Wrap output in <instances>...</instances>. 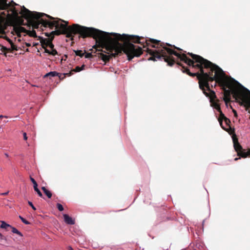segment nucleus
<instances>
[{"instance_id": "nucleus-1", "label": "nucleus", "mask_w": 250, "mask_h": 250, "mask_svg": "<svg viewBox=\"0 0 250 250\" xmlns=\"http://www.w3.org/2000/svg\"><path fill=\"white\" fill-rule=\"evenodd\" d=\"M149 41L154 44L152 46L153 48L157 49L152 50L147 48V52L151 55V57L148 59L149 61L164 60L167 62L168 66H172L176 62V61L172 56L174 55L188 66H192L193 68L197 69L198 72L191 73L188 68L183 66L181 63L177 62L178 65L182 66L181 70L183 73L192 77L195 76L197 77L200 89L207 97L210 98L211 100L216 98V97L214 91L211 90L209 82L215 81L214 86H216L217 83L225 84L228 87L232 86L233 83L232 80L229 79L228 77L226 75L221 68L208 60L199 55L188 52V55L192 58V60H191L185 54L179 53L168 47L170 46L178 50L183 51L182 49L174 45L172 46L169 43H165L155 39H150Z\"/></svg>"}, {"instance_id": "nucleus-2", "label": "nucleus", "mask_w": 250, "mask_h": 250, "mask_svg": "<svg viewBox=\"0 0 250 250\" xmlns=\"http://www.w3.org/2000/svg\"><path fill=\"white\" fill-rule=\"evenodd\" d=\"M104 32L107 33V35L113 39V42L115 43V45L108 48L107 47L106 42L101 41L98 38L94 39L96 40V42L99 43L100 47L105 48L107 51V52L104 51V53H107L108 55L103 53L100 54V57L105 62H108L112 57L115 58L122 55L123 52L126 55L128 61L131 60L134 57H138L141 56L143 53L142 48L130 43V42L135 43L141 44L143 45L144 47L148 46L153 47L152 46L154 44L149 41L151 39H146L145 42H144V41H141L142 40H144V38L142 37Z\"/></svg>"}, {"instance_id": "nucleus-3", "label": "nucleus", "mask_w": 250, "mask_h": 250, "mask_svg": "<svg viewBox=\"0 0 250 250\" xmlns=\"http://www.w3.org/2000/svg\"><path fill=\"white\" fill-rule=\"evenodd\" d=\"M51 21H43L42 23L45 24V27H49L53 29H58L63 32V34L66 35L67 38L73 40L74 35L79 34L83 38L92 37L93 39L98 38L101 41L106 42L107 48L112 47L115 45L113 39L110 38L107 33L99 29L92 27H87L80 25L78 24H73L71 26H68V22L60 19H52Z\"/></svg>"}, {"instance_id": "nucleus-4", "label": "nucleus", "mask_w": 250, "mask_h": 250, "mask_svg": "<svg viewBox=\"0 0 250 250\" xmlns=\"http://www.w3.org/2000/svg\"><path fill=\"white\" fill-rule=\"evenodd\" d=\"M10 5L7 4V0H0V33L4 32L1 25H3L6 20L11 22L17 21L18 25H25L23 20L19 16L20 12L15 7L9 9Z\"/></svg>"}, {"instance_id": "nucleus-5", "label": "nucleus", "mask_w": 250, "mask_h": 250, "mask_svg": "<svg viewBox=\"0 0 250 250\" xmlns=\"http://www.w3.org/2000/svg\"><path fill=\"white\" fill-rule=\"evenodd\" d=\"M21 18L27 20V24L32 25L34 28H38L40 24L45 27V24L42 23V20L48 21L43 18L44 17L48 18L49 20L54 19V18L43 13L32 12L26 8L24 6L21 8L20 11Z\"/></svg>"}, {"instance_id": "nucleus-6", "label": "nucleus", "mask_w": 250, "mask_h": 250, "mask_svg": "<svg viewBox=\"0 0 250 250\" xmlns=\"http://www.w3.org/2000/svg\"><path fill=\"white\" fill-rule=\"evenodd\" d=\"M228 79L232 80L233 83L232 86L228 87L225 84H219L222 87L224 91V100L226 103L230 102V96L232 94L235 100L237 101L241 105H242L243 100L239 96V93L242 92L244 94H246L245 91L240 88V87H243V86L234 79L229 77Z\"/></svg>"}, {"instance_id": "nucleus-7", "label": "nucleus", "mask_w": 250, "mask_h": 250, "mask_svg": "<svg viewBox=\"0 0 250 250\" xmlns=\"http://www.w3.org/2000/svg\"><path fill=\"white\" fill-rule=\"evenodd\" d=\"M234 148L237 153V155L242 158H247L248 156L250 155V149L247 152L243 149L242 146L240 145L238 142V138L235 133L232 136Z\"/></svg>"}, {"instance_id": "nucleus-8", "label": "nucleus", "mask_w": 250, "mask_h": 250, "mask_svg": "<svg viewBox=\"0 0 250 250\" xmlns=\"http://www.w3.org/2000/svg\"><path fill=\"white\" fill-rule=\"evenodd\" d=\"M249 93V94L247 93L244 94L242 92L239 93V95L241 98L243 100L242 104L245 107L246 110L248 111L249 113H250V91L245 88Z\"/></svg>"}, {"instance_id": "nucleus-9", "label": "nucleus", "mask_w": 250, "mask_h": 250, "mask_svg": "<svg viewBox=\"0 0 250 250\" xmlns=\"http://www.w3.org/2000/svg\"><path fill=\"white\" fill-rule=\"evenodd\" d=\"M14 31L18 36H20V35L21 33H24L27 34L28 30H26L24 27L19 25H16L14 27Z\"/></svg>"}, {"instance_id": "nucleus-10", "label": "nucleus", "mask_w": 250, "mask_h": 250, "mask_svg": "<svg viewBox=\"0 0 250 250\" xmlns=\"http://www.w3.org/2000/svg\"><path fill=\"white\" fill-rule=\"evenodd\" d=\"M30 179L32 183L33 184V187L35 191L37 192L38 195L41 197H43L42 194L41 192V191L39 190V189L38 188V184L36 181L35 180V179L32 178L31 176L30 177Z\"/></svg>"}, {"instance_id": "nucleus-11", "label": "nucleus", "mask_w": 250, "mask_h": 250, "mask_svg": "<svg viewBox=\"0 0 250 250\" xmlns=\"http://www.w3.org/2000/svg\"><path fill=\"white\" fill-rule=\"evenodd\" d=\"M225 124L226 125V126H224L225 128H228L229 133L230 134H233L235 133L234 129H232L230 127V121L228 118H225V119L224 120Z\"/></svg>"}, {"instance_id": "nucleus-12", "label": "nucleus", "mask_w": 250, "mask_h": 250, "mask_svg": "<svg viewBox=\"0 0 250 250\" xmlns=\"http://www.w3.org/2000/svg\"><path fill=\"white\" fill-rule=\"evenodd\" d=\"M220 112V115H219V118L218 119L219 124H220V125L221 126L222 128L224 130H226L227 132H229L228 128H225L224 127V126L223 125V121L225 119V118H227V117L223 113V112H222L221 110V112Z\"/></svg>"}, {"instance_id": "nucleus-13", "label": "nucleus", "mask_w": 250, "mask_h": 250, "mask_svg": "<svg viewBox=\"0 0 250 250\" xmlns=\"http://www.w3.org/2000/svg\"><path fill=\"white\" fill-rule=\"evenodd\" d=\"M61 34H63V32L62 31H61L60 30H59L58 29H56V30L55 31H53L50 33H45V35L46 37H50V38L53 37V39L54 38L55 35L59 36Z\"/></svg>"}, {"instance_id": "nucleus-14", "label": "nucleus", "mask_w": 250, "mask_h": 250, "mask_svg": "<svg viewBox=\"0 0 250 250\" xmlns=\"http://www.w3.org/2000/svg\"><path fill=\"white\" fill-rule=\"evenodd\" d=\"M0 47L1 48L0 50L2 52H5L6 51H10V52H12L13 51H17L18 50V47L16 45H15L14 43H12L11 44V49H8L6 47L1 46L0 45Z\"/></svg>"}, {"instance_id": "nucleus-15", "label": "nucleus", "mask_w": 250, "mask_h": 250, "mask_svg": "<svg viewBox=\"0 0 250 250\" xmlns=\"http://www.w3.org/2000/svg\"><path fill=\"white\" fill-rule=\"evenodd\" d=\"M64 220L65 222L69 225H74L75 224V221L71 217L67 214H63Z\"/></svg>"}, {"instance_id": "nucleus-16", "label": "nucleus", "mask_w": 250, "mask_h": 250, "mask_svg": "<svg viewBox=\"0 0 250 250\" xmlns=\"http://www.w3.org/2000/svg\"><path fill=\"white\" fill-rule=\"evenodd\" d=\"M1 225L0 226V228L1 229H5L6 230H9V228L11 229L12 226L8 224H7L5 222L3 221H0Z\"/></svg>"}, {"instance_id": "nucleus-17", "label": "nucleus", "mask_w": 250, "mask_h": 250, "mask_svg": "<svg viewBox=\"0 0 250 250\" xmlns=\"http://www.w3.org/2000/svg\"><path fill=\"white\" fill-rule=\"evenodd\" d=\"M81 71H82V69H80V66H77L75 67V69L71 70L69 73H65L63 75H67V76H70L73 74L74 72H80Z\"/></svg>"}, {"instance_id": "nucleus-18", "label": "nucleus", "mask_w": 250, "mask_h": 250, "mask_svg": "<svg viewBox=\"0 0 250 250\" xmlns=\"http://www.w3.org/2000/svg\"><path fill=\"white\" fill-rule=\"evenodd\" d=\"M55 77V76H59L60 78H61V76H59V73L56 72V71H51L50 72L46 74L45 75L44 77Z\"/></svg>"}, {"instance_id": "nucleus-19", "label": "nucleus", "mask_w": 250, "mask_h": 250, "mask_svg": "<svg viewBox=\"0 0 250 250\" xmlns=\"http://www.w3.org/2000/svg\"><path fill=\"white\" fill-rule=\"evenodd\" d=\"M40 40V42L42 45L43 48H44L46 42H49L50 40V37L48 39H44L42 37H39Z\"/></svg>"}, {"instance_id": "nucleus-20", "label": "nucleus", "mask_w": 250, "mask_h": 250, "mask_svg": "<svg viewBox=\"0 0 250 250\" xmlns=\"http://www.w3.org/2000/svg\"><path fill=\"white\" fill-rule=\"evenodd\" d=\"M42 189L43 190V192L45 194V195L48 197V198H50L52 197L51 192L47 190L45 187H42Z\"/></svg>"}, {"instance_id": "nucleus-21", "label": "nucleus", "mask_w": 250, "mask_h": 250, "mask_svg": "<svg viewBox=\"0 0 250 250\" xmlns=\"http://www.w3.org/2000/svg\"><path fill=\"white\" fill-rule=\"evenodd\" d=\"M27 34L30 37H37L36 33L35 30H33L32 31L28 30Z\"/></svg>"}, {"instance_id": "nucleus-22", "label": "nucleus", "mask_w": 250, "mask_h": 250, "mask_svg": "<svg viewBox=\"0 0 250 250\" xmlns=\"http://www.w3.org/2000/svg\"><path fill=\"white\" fill-rule=\"evenodd\" d=\"M11 229L12 232L16 233V234L20 235V236H22V234H21V232H20L15 228L12 227V228H11Z\"/></svg>"}, {"instance_id": "nucleus-23", "label": "nucleus", "mask_w": 250, "mask_h": 250, "mask_svg": "<svg viewBox=\"0 0 250 250\" xmlns=\"http://www.w3.org/2000/svg\"><path fill=\"white\" fill-rule=\"evenodd\" d=\"M53 40V37L50 38V40H49V46L48 47H49L51 49H54V45L52 43V41Z\"/></svg>"}, {"instance_id": "nucleus-24", "label": "nucleus", "mask_w": 250, "mask_h": 250, "mask_svg": "<svg viewBox=\"0 0 250 250\" xmlns=\"http://www.w3.org/2000/svg\"><path fill=\"white\" fill-rule=\"evenodd\" d=\"M214 108L219 112H221V107L219 104L217 103H214Z\"/></svg>"}, {"instance_id": "nucleus-25", "label": "nucleus", "mask_w": 250, "mask_h": 250, "mask_svg": "<svg viewBox=\"0 0 250 250\" xmlns=\"http://www.w3.org/2000/svg\"><path fill=\"white\" fill-rule=\"evenodd\" d=\"M76 55L82 57L83 56V53L82 50H76L74 51Z\"/></svg>"}, {"instance_id": "nucleus-26", "label": "nucleus", "mask_w": 250, "mask_h": 250, "mask_svg": "<svg viewBox=\"0 0 250 250\" xmlns=\"http://www.w3.org/2000/svg\"><path fill=\"white\" fill-rule=\"evenodd\" d=\"M10 5L9 7V9H12L13 7H15V6L17 5V4L14 2L13 0L11 1V2L9 3Z\"/></svg>"}, {"instance_id": "nucleus-27", "label": "nucleus", "mask_w": 250, "mask_h": 250, "mask_svg": "<svg viewBox=\"0 0 250 250\" xmlns=\"http://www.w3.org/2000/svg\"><path fill=\"white\" fill-rule=\"evenodd\" d=\"M57 208H58V209L59 211H62L63 210V208L62 206L59 203L57 204Z\"/></svg>"}, {"instance_id": "nucleus-28", "label": "nucleus", "mask_w": 250, "mask_h": 250, "mask_svg": "<svg viewBox=\"0 0 250 250\" xmlns=\"http://www.w3.org/2000/svg\"><path fill=\"white\" fill-rule=\"evenodd\" d=\"M58 54V52L57 50L55 49H51V51H50V55H52L53 56H55Z\"/></svg>"}, {"instance_id": "nucleus-29", "label": "nucleus", "mask_w": 250, "mask_h": 250, "mask_svg": "<svg viewBox=\"0 0 250 250\" xmlns=\"http://www.w3.org/2000/svg\"><path fill=\"white\" fill-rule=\"evenodd\" d=\"M92 57V55L90 53H87L85 55V58H90Z\"/></svg>"}, {"instance_id": "nucleus-30", "label": "nucleus", "mask_w": 250, "mask_h": 250, "mask_svg": "<svg viewBox=\"0 0 250 250\" xmlns=\"http://www.w3.org/2000/svg\"><path fill=\"white\" fill-rule=\"evenodd\" d=\"M28 203L29 204V205L31 207V208L34 209V210H36V208L34 207V206L33 205V204H32V203L30 201H28Z\"/></svg>"}, {"instance_id": "nucleus-31", "label": "nucleus", "mask_w": 250, "mask_h": 250, "mask_svg": "<svg viewBox=\"0 0 250 250\" xmlns=\"http://www.w3.org/2000/svg\"><path fill=\"white\" fill-rule=\"evenodd\" d=\"M22 222L26 225H29L30 224L29 222L25 220L24 218L23 219H22Z\"/></svg>"}, {"instance_id": "nucleus-32", "label": "nucleus", "mask_w": 250, "mask_h": 250, "mask_svg": "<svg viewBox=\"0 0 250 250\" xmlns=\"http://www.w3.org/2000/svg\"><path fill=\"white\" fill-rule=\"evenodd\" d=\"M44 49V52L46 53H48L49 54H50V51L48 49H47L46 48V47H44V48H43Z\"/></svg>"}, {"instance_id": "nucleus-33", "label": "nucleus", "mask_w": 250, "mask_h": 250, "mask_svg": "<svg viewBox=\"0 0 250 250\" xmlns=\"http://www.w3.org/2000/svg\"><path fill=\"white\" fill-rule=\"evenodd\" d=\"M23 135L24 140H26L27 139L26 133L25 132L23 133Z\"/></svg>"}, {"instance_id": "nucleus-34", "label": "nucleus", "mask_w": 250, "mask_h": 250, "mask_svg": "<svg viewBox=\"0 0 250 250\" xmlns=\"http://www.w3.org/2000/svg\"><path fill=\"white\" fill-rule=\"evenodd\" d=\"M6 40L9 42V43L11 44L12 43H13V42L12 41V40H11L10 39H9L8 38H6Z\"/></svg>"}, {"instance_id": "nucleus-35", "label": "nucleus", "mask_w": 250, "mask_h": 250, "mask_svg": "<svg viewBox=\"0 0 250 250\" xmlns=\"http://www.w3.org/2000/svg\"><path fill=\"white\" fill-rule=\"evenodd\" d=\"M64 74V73H63V74H60V73H59V76H61V78H60V79H63L64 78H65V76H67L66 75H63Z\"/></svg>"}, {"instance_id": "nucleus-36", "label": "nucleus", "mask_w": 250, "mask_h": 250, "mask_svg": "<svg viewBox=\"0 0 250 250\" xmlns=\"http://www.w3.org/2000/svg\"><path fill=\"white\" fill-rule=\"evenodd\" d=\"M85 67V65L84 64H83L82 65V66L80 67V69H82V70H84Z\"/></svg>"}, {"instance_id": "nucleus-37", "label": "nucleus", "mask_w": 250, "mask_h": 250, "mask_svg": "<svg viewBox=\"0 0 250 250\" xmlns=\"http://www.w3.org/2000/svg\"><path fill=\"white\" fill-rule=\"evenodd\" d=\"M8 192H8V191H7V192H6L2 193H1V194H0V195H4V196H5V195H7V194H8Z\"/></svg>"}, {"instance_id": "nucleus-38", "label": "nucleus", "mask_w": 250, "mask_h": 250, "mask_svg": "<svg viewBox=\"0 0 250 250\" xmlns=\"http://www.w3.org/2000/svg\"><path fill=\"white\" fill-rule=\"evenodd\" d=\"M68 250H74L73 249L71 246H68L67 247Z\"/></svg>"}, {"instance_id": "nucleus-39", "label": "nucleus", "mask_w": 250, "mask_h": 250, "mask_svg": "<svg viewBox=\"0 0 250 250\" xmlns=\"http://www.w3.org/2000/svg\"><path fill=\"white\" fill-rule=\"evenodd\" d=\"M25 44L27 46L29 47V46H31V44L29 43H27L26 42L25 43Z\"/></svg>"}, {"instance_id": "nucleus-40", "label": "nucleus", "mask_w": 250, "mask_h": 250, "mask_svg": "<svg viewBox=\"0 0 250 250\" xmlns=\"http://www.w3.org/2000/svg\"><path fill=\"white\" fill-rule=\"evenodd\" d=\"M49 42H46V44L45 45V47H46L47 46H49Z\"/></svg>"}, {"instance_id": "nucleus-41", "label": "nucleus", "mask_w": 250, "mask_h": 250, "mask_svg": "<svg viewBox=\"0 0 250 250\" xmlns=\"http://www.w3.org/2000/svg\"><path fill=\"white\" fill-rule=\"evenodd\" d=\"M233 113H234V116H236V115H237L236 111L235 110H233Z\"/></svg>"}, {"instance_id": "nucleus-42", "label": "nucleus", "mask_w": 250, "mask_h": 250, "mask_svg": "<svg viewBox=\"0 0 250 250\" xmlns=\"http://www.w3.org/2000/svg\"><path fill=\"white\" fill-rule=\"evenodd\" d=\"M3 117L7 118V117H6V116H2V115H0V119L2 118H3Z\"/></svg>"}, {"instance_id": "nucleus-43", "label": "nucleus", "mask_w": 250, "mask_h": 250, "mask_svg": "<svg viewBox=\"0 0 250 250\" xmlns=\"http://www.w3.org/2000/svg\"><path fill=\"white\" fill-rule=\"evenodd\" d=\"M19 218L21 220V221H22V219H23V218L22 217H21V216H19Z\"/></svg>"}, {"instance_id": "nucleus-44", "label": "nucleus", "mask_w": 250, "mask_h": 250, "mask_svg": "<svg viewBox=\"0 0 250 250\" xmlns=\"http://www.w3.org/2000/svg\"><path fill=\"white\" fill-rule=\"evenodd\" d=\"M19 218L21 220V221H22V219H23V218L22 217H21V216H19Z\"/></svg>"}, {"instance_id": "nucleus-45", "label": "nucleus", "mask_w": 250, "mask_h": 250, "mask_svg": "<svg viewBox=\"0 0 250 250\" xmlns=\"http://www.w3.org/2000/svg\"><path fill=\"white\" fill-rule=\"evenodd\" d=\"M5 156L7 158H8V157H9V155H8V154L7 153H5Z\"/></svg>"}, {"instance_id": "nucleus-46", "label": "nucleus", "mask_w": 250, "mask_h": 250, "mask_svg": "<svg viewBox=\"0 0 250 250\" xmlns=\"http://www.w3.org/2000/svg\"><path fill=\"white\" fill-rule=\"evenodd\" d=\"M239 159V158H235V159H234V160H235V161H237V160H238Z\"/></svg>"}, {"instance_id": "nucleus-47", "label": "nucleus", "mask_w": 250, "mask_h": 250, "mask_svg": "<svg viewBox=\"0 0 250 250\" xmlns=\"http://www.w3.org/2000/svg\"><path fill=\"white\" fill-rule=\"evenodd\" d=\"M0 236H2V234L1 233H0Z\"/></svg>"}]
</instances>
